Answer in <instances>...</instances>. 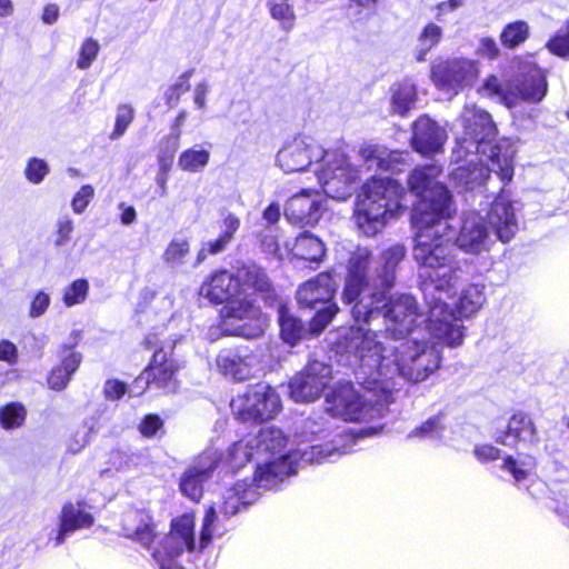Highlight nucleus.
Listing matches in <instances>:
<instances>
[{"instance_id": "obj_64", "label": "nucleus", "mask_w": 569, "mask_h": 569, "mask_svg": "<svg viewBox=\"0 0 569 569\" xmlns=\"http://www.w3.org/2000/svg\"><path fill=\"white\" fill-rule=\"evenodd\" d=\"M232 415L236 419L246 422L249 419V401L247 395L233 398L230 402Z\"/></svg>"}, {"instance_id": "obj_29", "label": "nucleus", "mask_w": 569, "mask_h": 569, "mask_svg": "<svg viewBox=\"0 0 569 569\" xmlns=\"http://www.w3.org/2000/svg\"><path fill=\"white\" fill-rule=\"evenodd\" d=\"M239 226L240 221L238 218L231 214L226 217L222 234L216 240L207 241L201 246L197 254L196 266L200 264L208 254H218L226 250Z\"/></svg>"}, {"instance_id": "obj_25", "label": "nucleus", "mask_w": 569, "mask_h": 569, "mask_svg": "<svg viewBox=\"0 0 569 569\" xmlns=\"http://www.w3.org/2000/svg\"><path fill=\"white\" fill-rule=\"evenodd\" d=\"M123 531L127 537L146 548H149L156 538L152 518L143 510H131L124 516Z\"/></svg>"}, {"instance_id": "obj_23", "label": "nucleus", "mask_w": 569, "mask_h": 569, "mask_svg": "<svg viewBox=\"0 0 569 569\" xmlns=\"http://www.w3.org/2000/svg\"><path fill=\"white\" fill-rule=\"evenodd\" d=\"M59 521V529L54 538L56 546L63 543L68 533L91 527L93 517L80 503H66L62 507Z\"/></svg>"}, {"instance_id": "obj_8", "label": "nucleus", "mask_w": 569, "mask_h": 569, "mask_svg": "<svg viewBox=\"0 0 569 569\" xmlns=\"http://www.w3.org/2000/svg\"><path fill=\"white\" fill-rule=\"evenodd\" d=\"M342 453H346V451L341 452L337 447L329 443L290 450L263 463L259 462L254 471L253 481L259 487L272 488L286 477L296 473L299 460L307 463H320Z\"/></svg>"}, {"instance_id": "obj_13", "label": "nucleus", "mask_w": 569, "mask_h": 569, "mask_svg": "<svg viewBox=\"0 0 569 569\" xmlns=\"http://www.w3.org/2000/svg\"><path fill=\"white\" fill-rule=\"evenodd\" d=\"M222 455L217 449H207L201 452L184 470L180 478L181 492L193 501H198L203 493V486L213 476L219 467Z\"/></svg>"}, {"instance_id": "obj_46", "label": "nucleus", "mask_w": 569, "mask_h": 569, "mask_svg": "<svg viewBox=\"0 0 569 569\" xmlns=\"http://www.w3.org/2000/svg\"><path fill=\"white\" fill-rule=\"evenodd\" d=\"M445 426L440 417H432L415 428L409 435V438L420 439H440L442 437Z\"/></svg>"}, {"instance_id": "obj_26", "label": "nucleus", "mask_w": 569, "mask_h": 569, "mask_svg": "<svg viewBox=\"0 0 569 569\" xmlns=\"http://www.w3.org/2000/svg\"><path fill=\"white\" fill-rule=\"evenodd\" d=\"M496 441L505 446H515L517 441L535 443L538 441L537 429L529 416L519 412L510 418L507 431L498 436Z\"/></svg>"}, {"instance_id": "obj_53", "label": "nucleus", "mask_w": 569, "mask_h": 569, "mask_svg": "<svg viewBox=\"0 0 569 569\" xmlns=\"http://www.w3.org/2000/svg\"><path fill=\"white\" fill-rule=\"evenodd\" d=\"M228 459L233 469L246 467L249 461V441L241 439L234 442L229 449Z\"/></svg>"}, {"instance_id": "obj_34", "label": "nucleus", "mask_w": 569, "mask_h": 569, "mask_svg": "<svg viewBox=\"0 0 569 569\" xmlns=\"http://www.w3.org/2000/svg\"><path fill=\"white\" fill-rule=\"evenodd\" d=\"M287 443V437L283 432L274 427H263L256 437V452H270L277 455Z\"/></svg>"}, {"instance_id": "obj_4", "label": "nucleus", "mask_w": 569, "mask_h": 569, "mask_svg": "<svg viewBox=\"0 0 569 569\" xmlns=\"http://www.w3.org/2000/svg\"><path fill=\"white\" fill-rule=\"evenodd\" d=\"M406 191L390 178H371L361 189L355 210V223L367 237L381 232L389 218L397 216L407 206Z\"/></svg>"}, {"instance_id": "obj_47", "label": "nucleus", "mask_w": 569, "mask_h": 569, "mask_svg": "<svg viewBox=\"0 0 569 569\" xmlns=\"http://www.w3.org/2000/svg\"><path fill=\"white\" fill-rule=\"evenodd\" d=\"M251 287L260 292L266 303L271 305L274 300V291L267 273L261 269H251Z\"/></svg>"}, {"instance_id": "obj_10", "label": "nucleus", "mask_w": 569, "mask_h": 569, "mask_svg": "<svg viewBox=\"0 0 569 569\" xmlns=\"http://www.w3.org/2000/svg\"><path fill=\"white\" fill-rule=\"evenodd\" d=\"M383 292V302L379 307V312L372 316L368 321H362L369 325L371 321L383 317L385 319V333H379V339L391 337V343H398L407 340L418 323V319L421 317L419 311L418 302L415 297L410 295H397L391 298H387L388 290H381Z\"/></svg>"}, {"instance_id": "obj_21", "label": "nucleus", "mask_w": 569, "mask_h": 569, "mask_svg": "<svg viewBox=\"0 0 569 569\" xmlns=\"http://www.w3.org/2000/svg\"><path fill=\"white\" fill-rule=\"evenodd\" d=\"M337 283L330 271L321 272L316 278L306 281L297 291V300L301 307L315 308L317 303L331 300Z\"/></svg>"}, {"instance_id": "obj_24", "label": "nucleus", "mask_w": 569, "mask_h": 569, "mask_svg": "<svg viewBox=\"0 0 569 569\" xmlns=\"http://www.w3.org/2000/svg\"><path fill=\"white\" fill-rule=\"evenodd\" d=\"M405 257L406 248L400 243L392 244L380 253L376 264L380 290H390L395 286L397 267Z\"/></svg>"}, {"instance_id": "obj_1", "label": "nucleus", "mask_w": 569, "mask_h": 569, "mask_svg": "<svg viewBox=\"0 0 569 569\" xmlns=\"http://www.w3.org/2000/svg\"><path fill=\"white\" fill-rule=\"evenodd\" d=\"M343 338V347L355 352L370 372L362 396L346 385L329 399L330 410L347 419L383 416L400 381H423L440 365L438 349L416 338L386 343L370 328H351Z\"/></svg>"}, {"instance_id": "obj_39", "label": "nucleus", "mask_w": 569, "mask_h": 569, "mask_svg": "<svg viewBox=\"0 0 569 569\" xmlns=\"http://www.w3.org/2000/svg\"><path fill=\"white\" fill-rule=\"evenodd\" d=\"M210 160V151L199 146L189 148L181 152L178 159V167L188 172H200Z\"/></svg>"}, {"instance_id": "obj_51", "label": "nucleus", "mask_w": 569, "mask_h": 569, "mask_svg": "<svg viewBox=\"0 0 569 569\" xmlns=\"http://www.w3.org/2000/svg\"><path fill=\"white\" fill-rule=\"evenodd\" d=\"M89 284L87 280L78 279L73 281L63 293V303L67 307L81 303L86 300L88 295Z\"/></svg>"}, {"instance_id": "obj_36", "label": "nucleus", "mask_w": 569, "mask_h": 569, "mask_svg": "<svg viewBox=\"0 0 569 569\" xmlns=\"http://www.w3.org/2000/svg\"><path fill=\"white\" fill-rule=\"evenodd\" d=\"M110 461L119 471H131L148 466L150 459L143 451L114 450L110 455Z\"/></svg>"}, {"instance_id": "obj_12", "label": "nucleus", "mask_w": 569, "mask_h": 569, "mask_svg": "<svg viewBox=\"0 0 569 569\" xmlns=\"http://www.w3.org/2000/svg\"><path fill=\"white\" fill-rule=\"evenodd\" d=\"M471 167V188L481 186L495 172L503 182H509L513 177L512 154L508 150L502 152L501 147H490L486 154L482 152L467 153Z\"/></svg>"}, {"instance_id": "obj_30", "label": "nucleus", "mask_w": 569, "mask_h": 569, "mask_svg": "<svg viewBox=\"0 0 569 569\" xmlns=\"http://www.w3.org/2000/svg\"><path fill=\"white\" fill-rule=\"evenodd\" d=\"M219 370L233 380L242 381L249 375L247 355H241L236 349L223 350L217 358Z\"/></svg>"}, {"instance_id": "obj_7", "label": "nucleus", "mask_w": 569, "mask_h": 569, "mask_svg": "<svg viewBox=\"0 0 569 569\" xmlns=\"http://www.w3.org/2000/svg\"><path fill=\"white\" fill-rule=\"evenodd\" d=\"M441 168L436 164L416 168L408 176L410 191L420 199L413 210L415 224L430 226L437 219H451L456 206L447 187L439 180Z\"/></svg>"}, {"instance_id": "obj_3", "label": "nucleus", "mask_w": 569, "mask_h": 569, "mask_svg": "<svg viewBox=\"0 0 569 569\" xmlns=\"http://www.w3.org/2000/svg\"><path fill=\"white\" fill-rule=\"evenodd\" d=\"M284 172L303 171L319 163L315 171L322 191L330 198L345 201L351 197L353 184L359 180V170L349 162L341 150H326L310 137H297L287 142L277 156Z\"/></svg>"}, {"instance_id": "obj_35", "label": "nucleus", "mask_w": 569, "mask_h": 569, "mask_svg": "<svg viewBox=\"0 0 569 569\" xmlns=\"http://www.w3.org/2000/svg\"><path fill=\"white\" fill-rule=\"evenodd\" d=\"M267 7L282 31L290 32L295 28L297 16L290 0H267Z\"/></svg>"}, {"instance_id": "obj_2", "label": "nucleus", "mask_w": 569, "mask_h": 569, "mask_svg": "<svg viewBox=\"0 0 569 569\" xmlns=\"http://www.w3.org/2000/svg\"><path fill=\"white\" fill-rule=\"evenodd\" d=\"M450 219H437L430 226L416 224L418 233L413 259L420 267L421 290L428 307L426 329L430 337L449 347L463 340V327L449 309L446 299L456 293L461 269L455 261Z\"/></svg>"}, {"instance_id": "obj_62", "label": "nucleus", "mask_w": 569, "mask_h": 569, "mask_svg": "<svg viewBox=\"0 0 569 569\" xmlns=\"http://www.w3.org/2000/svg\"><path fill=\"white\" fill-rule=\"evenodd\" d=\"M163 421L157 415H147L139 425L140 433L146 438H152L162 429Z\"/></svg>"}, {"instance_id": "obj_42", "label": "nucleus", "mask_w": 569, "mask_h": 569, "mask_svg": "<svg viewBox=\"0 0 569 569\" xmlns=\"http://www.w3.org/2000/svg\"><path fill=\"white\" fill-rule=\"evenodd\" d=\"M248 482L242 480L237 482L234 487L228 491L223 503V510L227 515L233 516L248 506Z\"/></svg>"}, {"instance_id": "obj_49", "label": "nucleus", "mask_w": 569, "mask_h": 569, "mask_svg": "<svg viewBox=\"0 0 569 569\" xmlns=\"http://www.w3.org/2000/svg\"><path fill=\"white\" fill-rule=\"evenodd\" d=\"M558 57L569 58V20L546 44Z\"/></svg>"}, {"instance_id": "obj_9", "label": "nucleus", "mask_w": 569, "mask_h": 569, "mask_svg": "<svg viewBox=\"0 0 569 569\" xmlns=\"http://www.w3.org/2000/svg\"><path fill=\"white\" fill-rule=\"evenodd\" d=\"M463 133L456 141L452 150V161L459 162L470 152L486 154L495 144L497 129L490 114L475 104L465 107L461 114Z\"/></svg>"}, {"instance_id": "obj_22", "label": "nucleus", "mask_w": 569, "mask_h": 569, "mask_svg": "<svg viewBox=\"0 0 569 569\" xmlns=\"http://www.w3.org/2000/svg\"><path fill=\"white\" fill-rule=\"evenodd\" d=\"M547 89L546 74L536 66L528 67V71L522 74L521 79L510 84V90L517 97V102L519 100L532 103L539 102L546 96Z\"/></svg>"}, {"instance_id": "obj_59", "label": "nucleus", "mask_w": 569, "mask_h": 569, "mask_svg": "<svg viewBox=\"0 0 569 569\" xmlns=\"http://www.w3.org/2000/svg\"><path fill=\"white\" fill-rule=\"evenodd\" d=\"M94 196V189L90 184H84L76 193L72 199L71 206L76 213H82Z\"/></svg>"}, {"instance_id": "obj_50", "label": "nucleus", "mask_w": 569, "mask_h": 569, "mask_svg": "<svg viewBox=\"0 0 569 569\" xmlns=\"http://www.w3.org/2000/svg\"><path fill=\"white\" fill-rule=\"evenodd\" d=\"M338 307L335 303L328 305L311 319L308 328L309 336H318L330 323L332 318L338 312Z\"/></svg>"}, {"instance_id": "obj_61", "label": "nucleus", "mask_w": 569, "mask_h": 569, "mask_svg": "<svg viewBox=\"0 0 569 569\" xmlns=\"http://www.w3.org/2000/svg\"><path fill=\"white\" fill-rule=\"evenodd\" d=\"M463 161L465 163L460 162L461 164L452 170L451 179L455 183L471 190V167L468 157Z\"/></svg>"}, {"instance_id": "obj_54", "label": "nucleus", "mask_w": 569, "mask_h": 569, "mask_svg": "<svg viewBox=\"0 0 569 569\" xmlns=\"http://www.w3.org/2000/svg\"><path fill=\"white\" fill-rule=\"evenodd\" d=\"M217 513L213 507H210L204 515L202 529L200 533V548H206L214 535H220V530L216 526Z\"/></svg>"}, {"instance_id": "obj_19", "label": "nucleus", "mask_w": 569, "mask_h": 569, "mask_svg": "<svg viewBox=\"0 0 569 569\" xmlns=\"http://www.w3.org/2000/svg\"><path fill=\"white\" fill-rule=\"evenodd\" d=\"M321 208L320 193L305 189L287 201L284 216L296 224H313L321 217Z\"/></svg>"}, {"instance_id": "obj_41", "label": "nucleus", "mask_w": 569, "mask_h": 569, "mask_svg": "<svg viewBox=\"0 0 569 569\" xmlns=\"http://www.w3.org/2000/svg\"><path fill=\"white\" fill-rule=\"evenodd\" d=\"M529 37V26L526 21L517 20L508 23L500 33L502 46L515 49L523 43Z\"/></svg>"}, {"instance_id": "obj_14", "label": "nucleus", "mask_w": 569, "mask_h": 569, "mask_svg": "<svg viewBox=\"0 0 569 569\" xmlns=\"http://www.w3.org/2000/svg\"><path fill=\"white\" fill-rule=\"evenodd\" d=\"M331 379V368L325 362L310 360L289 385L290 397L296 402H311L318 399Z\"/></svg>"}, {"instance_id": "obj_31", "label": "nucleus", "mask_w": 569, "mask_h": 569, "mask_svg": "<svg viewBox=\"0 0 569 569\" xmlns=\"http://www.w3.org/2000/svg\"><path fill=\"white\" fill-rule=\"evenodd\" d=\"M485 302V286L471 283L462 289L457 302V311L460 317H469L478 312Z\"/></svg>"}, {"instance_id": "obj_27", "label": "nucleus", "mask_w": 569, "mask_h": 569, "mask_svg": "<svg viewBox=\"0 0 569 569\" xmlns=\"http://www.w3.org/2000/svg\"><path fill=\"white\" fill-rule=\"evenodd\" d=\"M359 154L369 169L378 168L385 171L400 170V166L405 163L406 156L401 151H391L375 144L362 147Z\"/></svg>"}, {"instance_id": "obj_48", "label": "nucleus", "mask_w": 569, "mask_h": 569, "mask_svg": "<svg viewBox=\"0 0 569 569\" xmlns=\"http://www.w3.org/2000/svg\"><path fill=\"white\" fill-rule=\"evenodd\" d=\"M536 461L533 458L529 457L527 460H515L511 457L506 458L502 468L510 472L516 482H520L525 480L530 471L535 468Z\"/></svg>"}, {"instance_id": "obj_32", "label": "nucleus", "mask_w": 569, "mask_h": 569, "mask_svg": "<svg viewBox=\"0 0 569 569\" xmlns=\"http://www.w3.org/2000/svg\"><path fill=\"white\" fill-rule=\"evenodd\" d=\"M81 363V355L71 351L63 358L62 363L53 368L48 377V385L53 390H62L67 387L71 376Z\"/></svg>"}, {"instance_id": "obj_55", "label": "nucleus", "mask_w": 569, "mask_h": 569, "mask_svg": "<svg viewBox=\"0 0 569 569\" xmlns=\"http://www.w3.org/2000/svg\"><path fill=\"white\" fill-rule=\"evenodd\" d=\"M192 76V70L186 71L174 84H172L166 92V101L170 107H174L180 96L190 90L189 79Z\"/></svg>"}, {"instance_id": "obj_57", "label": "nucleus", "mask_w": 569, "mask_h": 569, "mask_svg": "<svg viewBox=\"0 0 569 569\" xmlns=\"http://www.w3.org/2000/svg\"><path fill=\"white\" fill-rule=\"evenodd\" d=\"M98 52V42L91 38L87 39L81 46L80 56L77 61V67L82 70L88 69L91 66V63L96 60Z\"/></svg>"}, {"instance_id": "obj_18", "label": "nucleus", "mask_w": 569, "mask_h": 569, "mask_svg": "<svg viewBox=\"0 0 569 569\" xmlns=\"http://www.w3.org/2000/svg\"><path fill=\"white\" fill-rule=\"evenodd\" d=\"M163 556L177 558L184 551L194 549V517L192 515H182L172 520L170 532L163 538Z\"/></svg>"}, {"instance_id": "obj_28", "label": "nucleus", "mask_w": 569, "mask_h": 569, "mask_svg": "<svg viewBox=\"0 0 569 569\" xmlns=\"http://www.w3.org/2000/svg\"><path fill=\"white\" fill-rule=\"evenodd\" d=\"M280 407V398L274 389L264 383L256 385L251 395V419H270Z\"/></svg>"}, {"instance_id": "obj_44", "label": "nucleus", "mask_w": 569, "mask_h": 569, "mask_svg": "<svg viewBox=\"0 0 569 569\" xmlns=\"http://www.w3.org/2000/svg\"><path fill=\"white\" fill-rule=\"evenodd\" d=\"M481 92L492 97H498L508 108H512L517 104V97L513 91L508 88H502L496 76H490L486 79L481 87Z\"/></svg>"}, {"instance_id": "obj_6", "label": "nucleus", "mask_w": 569, "mask_h": 569, "mask_svg": "<svg viewBox=\"0 0 569 569\" xmlns=\"http://www.w3.org/2000/svg\"><path fill=\"white\" fill-rule=\"evenodd\" d=\"M200 296L213 303H223L221 330L226 336L248 337L249 300L247 283L228 271L214 273L200 288Z\"/></svg>"}, {"instance_id": "obj_5", "label": "nucleus", "mask_w": 569, "mask_h": 569, "mask_svg": "<svg viewBox=\"0 0 569 569\" xmlns=\"http://www.w3.org/2000/svg\"><path fill=\"white\" fill-rule=\"evenodd\" d=\"M372 252L366 247L356 248L348 259L342 300L352 305L351 313L356 321H368L379 312L383 302L376 268L370 274Z\"/></svg>"}, {"instance_id": "obj_56", "label": "nucleus", "mask_w": 569, "mask_h": 569, "mask_svg": "<svg viewBox=\"0 0 569 569\" xmlns=\"http://www.w3.org/2000/svg\"><path fill=\"white\" fill-rule=\"evenodd\" d=\"M49 173L48 163L38 158H31L24 170L26 178L32 183H40Z\"/></svg>"}, {"instance_id": "obj_15", "label": "nucleus", "mask_w": 569, "mask_h": 569, "mask_svg": "<svg viewBox=\"0 0 569 569\" xmlns=\"http://www.w3.org/2000/svg\"><path fill=\"white\" fill-rule=\"evenodd\" d=\"M492 243L483 218L476 212L466 214L456 238L457 247L466 253L480 254L489 251Z\"/></svg>"}, {"instance_id": "obj_40", "label": "nucleus", "mask_w": 569, "mask_h": 569, "mask_svg": "<svg viewBox=\"0 0 569 569\" xmlns=\"http://www.w3.org/2000/svg\"><path fill=\"white\" fill-rule=\"evenodd\" d=\"M279 323L283 340L291 346L309 336L308 329L303 327L302 322L286 311L280 312Z\"/></svg>"}, {"instance_id": "obj_37", "label": "nucleus", "mask_w": 569, "mask_h": 569, "mask_svg": "<svg viewBox=\"0 0 569 569\" xmlns=\"http://www.w3.org/2000/svg\"><path fill=\"white\" fill-rule=\"evenodd\" d=\"M417 100L416 87L410 82L399 83L392 91V111L406 116L415 106Z\"/></svg>"}, {"instance_id": "obj_33", "label": "nucleus", "mask_w": 569, "mask_h": 569, "mask_svg": "<svg viewBox=\"0 0 569 569\" xmlns=\"http://www.w3.org/2000/svg\"><path fill=\"white\" fill-rule=\"evenodd\" d=\"M292 253L300 259L317 262L325 257L326 248L319 238L303 232L297 237L292 247Z\"/></svg>"}, {"instance_id": "obj_38", "label": "nucleus", "mask_w": 569, "mask_h": 569, "mask_svg": "<svg viewBox=\"0 0 569 569\" xmlns=\"http://www.w3.org/2000/svg\"><path fill=\"white\" fill-rule=\"evenodd\" d=\"M189 254V241L182 238H174L167 244L161 259L166 266L176 269L186 263Z\"/></svg>"}, {"instance_id": "obj_58", "label": "nucleus", "mask_w": 569, "mask_h": 569, "mask_svg": "<svg viewBox=\"0 0 569 569\" xmlns=\"http://www.w3.org/2000/svg\"><path fill=\"white\" fill-rule=\"evenodd\" d=\"M186 118L187 111H180L171 127V133L162 141V143L166 144V148L170 151V154H173L179 148L181 137L180 127L183 124Z\"/></svg>"}, {"instance_id": "obj_20", "label": "nucleus", "mask_w": 569, "mask_h": 569, "mask_svg": "<svg viewBox=\"0 0 569 569\" xmlns=\"http://www.w3.org/2000/svg\"><path fill=\"white\" fill-rule=\"evenodd\" d=\"M176 371V362L169 358L168 353L163 349H159L153 353L152 361L147 368V370L137 378L136 383H152L159 389L174 391Z\"/></svg>"}, {"instance_id": "obj_16", "label": "nucleus", "mask_w": 569, "mask_h": 569, "mask_svg": "<svg viewBox=\"0 0 569 569\" xmlns=\"http://www.w3.org/2000/svg\"><path fill=\"white\" fill-rule=\"evenodd\" d=\"M516 203L505 193H500L492 202L488 212V223L501 242H509L517 233L519 226L516 216Z\"/></svg>"}, {"instance_id": "obj_11", "label": "nucleus", "mask_w": 569, "mask_h": 569, "mask_svg": "<svg viewBox=\"0 0 569 569\" xmlns=\"http://www.w3.org/2000/svg\"><path fill=\"white\" fill-rule=\"evenodd\" d=\"M479 76L478 63L467 58H451L431 67V81L441 91L458 94L472 86Z\"/></svg>"}, {"instance_id": "obj_45", "label": "nucleus", "mask_w": 569, "mask_h": 569, "mask_svg": "<svg viewBox=\"0 0 569 569\" xmlns=\"http://www.w3.org/2000/svg\"><path fill=\"white\" fill-rule=\"evenodd\" d=\"M26 409L20 403H9L0 409V425L9 430L22 426L26 420Z\"/></svg>"}, {"instance_id": "obj_52", "label": "nucleus", "mask_w": 569, "mask_h": 569, "mask_svg": "<svg viewBox=\"0 0 569 569\" xmlns=\"http://www.w3.org/2000/svg\"><path fill=\"white\" fill-rule=\"evenodd\" d=\"M133 108L129 104H120L117 109L114 129L110 134L112 140L122 137L133 120Z\"/></svg>"}, {"instance_id": "obj_43", "label": "nucleus", "mask_w": 569, "mask_h": 569, "mask_svg": "<svg viewBox=\"0 0 569 569\" xmlns=\"http://www.w3.org/2000/svg\"><path fill=\"white\" fill-rule=\"evenodd\" d=\"M442 37V29L433 23H428L419 36V50L417 53V60L423 61L428 52L438 44Z\"/></svg>"}, {"instance_id": "obj_63", "label": "nucleus", "mask_w": 569, "mask_h": 569, "mask_svg": "<svg viewBox=\"0 0 569 569\" xmlns=\"http://www.w3.org/2000/svg\"><path fill=\"white\" fill-rule=\"evenodd\" d=\"M49 305H50L49 293H47L44 291L37 292L31 301L29 316L31 318L41 317L47 311Z\"/></svg>"}, {"instance_id": "obj_17", "label": "nucleus", "mask_w": 569, "mask_h": 569, "mask_svg": "<svg viewBox=\"0 0 569 569\" xmlns=\"http://www.w3.org/2000/svg\"><path fill=\"white\" fill-rule=\"evenodd\" d=\"M446 140V130L428 116H421L413 122L411 143L417 152L423 156L440 152Z\"/></svg>"}, {"instance_id": "obj_60", "label": "nucleus", "mask_w": 569, "mask_h": 569, "mask_svg": "<svg viewBox=\"0 0 569 569\" xmlns=\"http://www.w3.org/2000/svg\"><path fill=\"white\" fill-rule=\"evenodd\" d=\"M91 433H92L91 427H89L87 425L80 426L76 430L73 438L70 439V441H69V445H68L69 450L73 453L79 452L84 446H87L89 443Z\"/></svg>"}]
</instances>
